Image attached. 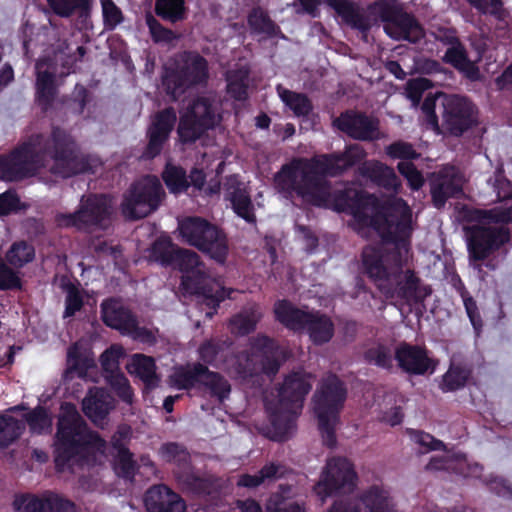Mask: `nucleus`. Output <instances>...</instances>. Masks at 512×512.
I'll use <instances>...</instances> for the list:
<instances>
[{
    "instance_id": "obj_1",
    "label": "nucleus",
    "mask_w": 512,
    "mask_h": 512,
    "mask_svg": "<svg viewBox=\"0 0 512 512\" xmlns=\"http://www.w3.org/2000/svg\"><path fill=\"white\" fill-rule=\"evenodd\" d=\"M367 157L359 144H350L342 152L321 154L308 158H294L282 165L275 174L276 187L283 193H295L305 203L326 208L331 202L337 212L352 215L365 226L372 227L383 243L393 242L397 234H406L412 225L409 207L383 204L374 194L355 188L330 193L326 177H337L358 165Z\"/></svg>"
},
{
    "instance_id": "obj_2",
    "label": "nucleus",
    "mask_w": 512,
    "mask_h": 512,
    "mask_svg": "<svg viewBox=\"0 0 512 512\" xmlns=\"http://www.w3.org/2000/svg\"><path fill=\"white\" fill-rule=\"evenodd\" d=\"M54 161L52 173L63 178L96 173L98 157L80 152L74 137L65 129L53 126L50 135L34 133L8 154L0 155V180L17 182L36 175Z\"/></svg>"
},
{
    "instance_id": "obj_3",
    "label": "nucleus",
    "mask_w": 512,
    "mask_h": 512,
    "mask_svg": "<svg viewBox=\"0 0 512 512\" xmlns=\"http://www.w3.org/2000/svg\"><path fill=\"white\" fill-rule=\"evenodd\" d=\"M413 228L408 227L406 234H397V239L384 244L393 245L382 252L375 247H365L362 252V263L365 273L377 284L387 296H398L410 305H422L431 289L421 284L420 278L413 270L403 271L411 250Z\"/></svg>"
},
{
    "instance_id": "obj_4",
    "label": "nucleus",
    "mask_w": 512,
    "mask_h": 512,
    "mask_svg": "<svg viewBox=\"0 0 512 512\" xmlns=\"http://www.w3.org/2000/svg\"><path fill=\"white\" fill-rule=\"evenodd\" d=\"M55 445L56 466L64 470L83 465L86 456L93 451L103 452L105 441L87 429L74 405L65 403L61 406Z\"/></svg>"
},
{
    "instance_id": "obj_5",
    "label": "nucleus",
    "mask_w": 512,
    "mask_h": 512,
    "mask_svg": "<svg viewBox=\"0 0 512 512\" xmlns=\"http://www.w3.org/2000/svg\"><path fill=\"white\" fill-rule=\"evenodd\" d=\"M312 388V377L306 372L288 375L277 390L275 399L266 398L273 434L276 441L287 439L295 430V420L301 411L306 395Z\"/></svg>"
},
{
    "instance_id": "obj_6",
    "label": "nucleus",
    "mask_w": 512,
    "mask_h": 512,
    "mask_svg": "<svg viewBox=\"0 0 512 512\" xmlns=\"http://www.w3.org/2000/svg\"><path fill=\"white\" fill-rule=\"evenodd\" d=\"M209 65L196 51H183L169 59L162 68L161 83L166 95L178 101L188 90L206 85Z\"/></svg>"
},
{
    "instance_id": "obj_7",
    "label": "nucleus",
    "mask_w": 512,
    "mask_h": 512,
    "mask_svg": "<svg viewBox=\"0 0 512 512\" xmlns=\"http://www.w3.org/2000/svg\"><path fill=\"white\" fill-rule=\"evenodd\" d=\"M287 357L286 349L276 345L272 339L262 336L254 340L249 352H241L235 356L232 370L243 380L260 374L273 377Z\"/></svg>"
},
{
    "instance_id": "obj_8",
    "label": "nucleus",
    "mask_w": 512,
    "mask_h": 512,
    "mask_svg": "<svg viewBox=\"0 0 512 512\" xmlns=\"http://www.w3.org/2000/svg\"><path fill=\"white\" fill-rule=\"evenodd\" d=\"M347 390L343 382L335 375H328L320 382L313 395L314 411L318 418L319 429L325 445L333 447L336 443L335 427L339 413L346 400Z\"/></svg>"
},
{
    "instance_id": "obj_9",
    "label": "nucleus",
    "mask_w": 512,
    "mask_h": 512,
    "mask_svg": "<svg viewBox=\"0 0 512 512\" xmlns=\"http://www.w3.org/2000/svg\"><path fill=\"white\" fill-rule=\"evenodd\" d=\"M178 230L188 245L197 248L217 263H225L229 253L228 239L218 226L202 217L189 216L179 221Z\"/></svg>"
},
{
    "instance_id": "obj_10",
    "label": "nucleus",
    "mask_w": 512,
    "mask_h": 512,
    "mask_svg": "<svg viewBox=\"0 0 512 512\" xmlns=\"http://www.w3.org/2000/svg\"><path fill=\"white\" fill-rule=\"evenodd\" d=\"M113 208L104 194H90L82 197L78 209L72 213H58L55 223L59 228H74L79 232L91 233L106 230L112 222Z\"/></svg>"
},
{
    "instance_id": "obj_11",
    "label": "nucleus",
    "mask_w": 512,
    "mask_h": 512,
    "mask_svg": "<svg viewBox=\"0 0 512 512\" xmlns=\"http://www.w3.org/2000/svg\"><path fill=\"white\" fill-rule=\"evenodd\" d=\"M164 197L160 180L156 176H145L134 182L124 194L121 212L128 220L145 218L159 208Z\"/></svg>"
},
{
    "instance_id": "obj_12",
    "label": "nucleus",
    "mask_w": 512,
    "mask_h": 512,
    "mask_svg": "<svg viewBox=\"0 0 512 512\" xmlns=\"http://www.w3.org/2000/svg\"><path fill=\"white\" fill-rule=\"evenodd\" d=\"M368 10L379 17L385 24L384 31L393 39L417 43L424 37L417 19L391 0L375 1L369 4Z\"/></svg>"
},
{
    "instance_id": "obj_13",
    "label": "nucleus",
    "mask_w": 512,
    "mask_h": 512,
    "mask_svg": "<svg viewBox=\"0 0 512 512\" xmlns=\"http://www.w3.org/2000/svg\"><path fill=\"white\" fill-rule=\"evenodd\" d=\"M180 290L183 294L195 295L205 317L212 318L217 314L220 303L231 298L234 292L220 282L210 278L205 272L197 269L181 276Z\"/></svg>"
},
{
    "instance_id": "obj_14",
    "label": "nucleus",
    "mask_w": 512,
    "mask_h": 512,
    "mask_svg": "<svg viewBox=\"0 0 512 512\" xmlns=\"http://www.w3.org/2000/svg\"><path fill=\"white\" fill-rule=\"evenodd\" d=\"M171 383L179 389L198 388L222 402L231 391L227 379L218 372L210 371L201 363L178 367L170 376Z\"/></svg>"
},
{
    "instance_id": "obj_15",
    "label": "nucleus",
    "mask_w": 512,
    "mask_h": 512,
    "mask_svg": "<svg viewBox=\"0 0 512 512\" xmlns=\"http://www.w3.org/2000/svg\"><path fill=\"white\" fill-rule=\"evenodd\" d=\"M216 125L215 109L210 99L195 98L180 116L177 133L183 144H193Z\"/></svg>"
},
{
    "instance_id": "obj_16",
    "label": "nucleus",
    "mask_w": 512,
    "mask_h": 512,
    "mask_svg": "<svg viewBox=\"0 0 512 512\" xmlns=\"http://www.w3.org/2000/svg\"><path fill=\"white\" fill-rule=\"evenodd\" d=\"M442 127L454 137H460L477 125L478 109L467 97L440 94Z\"/></svg>"
},
{
    "instance_id": "obj_17",
    "label": "nucleus",
    "mask_w": 512,
    "mask_h": 512,
    "mask_svg": "<svg viewBox=\"0 0 512 512\" xmlns=\"http://www.w3.org/2000/svg\"><path fill=\"white\" fill-rule=\"evenodd\" d=\"M356 479L354 468L346 458L333 457L327 461L314 491L324 501L331 495L351 493L356 487Z\"/></svg>"
},
{
    "instance_id": "obj_18",
    "label": "nucleus",
    "mask_w": 512,
    "mask_h": 512,
    "mask_svg": "<svg viewBox=\"0 0 512 512\" xmlns=\"http://www.w3.org/2000/svg\"><path fill=\"white\" fill-rule=\"evenodd\" d=\"M464 231L469 259L474 262L486 260L510 239V232L505 227L472 225L465 227Z\"/></svg>"
},
{
    "instance_id": "obj_19",
    "label": "nucleus",
    "mask_w": 512,
    "mask_h": 512,
    "mask_svg": "<svg viewBox=\"0 0 512 512\" xmlns=\"http://www.w3.org/2000/svg\"><path fill=\"white\" fill-rule=\"evenodd\" d=\"M177 122V114L172 106L155 113L146 130L147 144L142 157L152 160L159 156L170 139Z\"/></svg>"
},
{
    "instance_id": "obj_20",
    "label": "nucleus",
    "mask_w": 512,
    "mask_h": 512,
    "mask_svg": "<svg viewBox=\"0 0 512 512\" xmlns=\"http://www.w3.org/2000/svg\"><path fill=\"white\" fill-rule=\"evenodd\" d=\"M333 126L352 139L374 141L379 139V122L365 113L346 110L333 120Z\"/></svg>"
},
{
    "instance_id": "obj_21",
    "label": "nucleus",
    "mask_w": 512,
    "mask_h": 512,
    "mask_svg": "<svg viewBox=\"0 0 512 512\" xmlns=\"http://www.w3.org/2000/svg\"><path fill=\"white\" fill-rule=\"evenodd\" d=\"M15 511L24 512H76L73 502L53 492H45L40 496L23 494L13 501Z\"/></svg>"
},
{
    "instance_id": "obj_22",
    "label": "nucleus",
    "mask_w": 512,
    "mask_h": 512,
    "mask_svg": "<svg viewBox=\"0 0 512 512\" xmlns=\"http://www.w3.org/2000/svg\"><path fill=\"white\" fill-rule=\"evenodd\" d=\"M462 193V181L453 168L444 169L430 179V194L434 207L440 209L450 198Z\"/></svg>"
},
{
    "instance_id": "obj_23",
    "label": "nucleus",
    "mask_w": 512,
    "mask_h": 512,
    "mask_svg": "<svg viewBox=\"0 0 512 512\" xmlns=\"http://www.w3.org/2000/svg\"><path fill=\"white\" fill-rule=\"evenodd\" d=\"M148 512H185L184 500L168 486L158 484L150 487L145 494Z\"/></svg>"
},
{
    "instance_id": "obj_24",
    "label": "nucleus",
    "mask_w": 512,
    "mask_h": 512,
    "mask_svg": "<svg viewBox=\"0 0 512 512\" xmlns=\"http://www.w3.org/2000/svg\"><path fill=\"white\" fill-rule=\"evenodd\" d=\"M85 415L97 426L103 428L107 417L114 408V398L104 389L90 388L82 401Z\"/></svg>"
},
{
    "instance_id": "obj_25",
    "label": "nucleus",
    "mask_w": 512,
    "mask_h": 512,
    "mask_svg": "<svg viewBox=\"0 0 512 512\" xmlns=\"http://www.w3.org/2000/svg\"><path fill=\"white\" fill-rule=\"evenodd\" d=\"M396 361L398 366L405 372L411 374H424L433 372L435 363L430 359L424 350L407 343H400L396 346Z\"/></svg>"
},
{
    "instance_id": "obj_26",
    "label": "nucleus",
    "mask_w": 512,
    "mask_h": 512,
    "mask_svg": "<svg viewBox=\"0 0 512 512\" xmlns=\"http://www.w3.org/2000/svg\"><path fill=\"white\" fill-rule=\"evenodd\" d=\"M358 173L389 192L397 193L401 187V182L395 171L379 161L362 160L358 166Z\"/></svg>"
},
{
    "instance_id": "obj_27",
    "label": "nucleus",
    "mask_w": 512,
    "mask_h": 512,
    "mask_svg": "<svg viewBox=\"0 0 512 512\" xmlns=\"http://www.w3.org/2000/svg\"><path fill=\"white\" fill-rule=\"evenodd\" d=\"M178 484L185 491L197 495H211L221 488V480L210 474H198L192 470L174 472Z\"/></svg>"
},
{
    "instance_id": "obj_28",
    "label": "nucleus",
    "mask_w": 512,
    "mask_h": 512,
    "mask_svg": "<svg viewBox=\"0 0 512 512\" xmlns=\"http://www.w3.org/2000/svg\"><path fill=\"white\" fill-rule=\"evenodd\" d=\"M342 20L354 29L363 33L368 32L371 28V22L360 8L350 0H326Z\"/></svg>"
},
{
    "instance_id": "obj_29",
    "label": "nucleus",
    "mask_w": 512,
    "mask_h": 512,
    "mask_svg": "<svg viewBox=\"0 0 512 512\" xmlns=\"http://www.w3.org/2000/svg\"><path fill=\"white\" fill-rule=\"evenodd\" d=\"M178 247L169 235H160L148 248L147 259L149 262L156 263L161 267L171 268L173 263H175Z\"/></svg>"
},
{
    "instance_id": "obj_30",
    "label": "nucleus",
    "mask_w": 512,
    "mask_h": 512,
    "mask_svg": "<svg viewBox=\"0 0 512 512\" xmlns=\"http://www.w3.org/2000/svg\"><path fill=\"white\" fill-rule=\"evenodd\" d=\"M35 88L37 103L44 112L48 111L58 94L55 74L48 70L38 72Z\"/></svg>"
},
{
    "instance_id": "obj_31",
    "label": "nucleus",
    "mask_w": 512,
    "mask_h": 512,
    "mask_svg": "<svg viewBox=\"0 0 512 512\" xmlns=\"http://www.w3.org/2000/svg\"><path fill=\"white\" fill-rule=\"evenodd\" d=\"M127 368L130 373L136 374L143 381L146 389L158 386L159 377L156 374V366L152 357L135 354Z\"/></svg>"
},
{
    "instance_id": "obj_32",
    "label": "nucleus",
    "mask_w": 512,
    "mask_h": 512,
    "mask_svg": "<svg viewBox=\"0 0 512 512\" xmlns=\"http://www.w3.org/2000/svg\"><path fill=\"white\" fill-rule=\"evenodd\" d=\"M228 199L230 200L232 208L237 216L250 224L256 223L254 205L246 188L241 187L240 184L233 187L232 191L229 192Z\"/></svg>"
},
{
    "instance_id": "obj_33",
    "label": "nucleus",
    "mask_w": 512,
    "mask_h": 512,
    "mask_svg": "<svg viewBox=\"0 0 512 512\" xmlns=\"http://www.w3.org/2000/svg\"><path fill=\"white\" fill-rule=\"evenodd\" d=\"M100 320H136L128 302L120 296L105 298L100 304Z\"/></svg>"
},
{
    "instance_id": "obj_34",
    "label": "nucleus",
    "mask_w": 512,
    "mask_h": 512,
    "mask_svg": "<svg viewBox=\"0 0 512 512\" xmlns=\"http://www.w3.org/2000/svg\"><path fill=\"white\" fill-rule=\"evenodd\" d=\"M290 330L309 334L312 341L316 344L327 342L333 336V322H286Z\"/></svg>"
},
{
    "instance_id": "obj_35",
    "label": "nucleus",
    "mask_w": 512,
    "mask_h": 512,
    "mask_svg": "<svg viewBox=\"0 0 512 512\" xmlns=\"http://www.w3.org/2000/svg\"><path fill=\"white\" fill-rule=\"evenodd\" d=\"M161 177L171 194L180 195L186 193L189 189L186 170L179 165L167 163Z\"/></svg>"
},
{
    "instance_id": "obj_36",
    "label": "nucleus",
    "mask_w": 512,
    "mask_h": 512,
    "mask_svg": "<svg viewBox=\"0 0 512 512\" xmlns=\"http://www.w3.org/2000/svg\"><path fill=\"white\" fill-rule=\"evenodd\" d=\"M154 11L162 20L172 24L183 21L187 16L185 0H156Z\"/></svg>"
},
{
    "instance_id": "obj_37",
    "label": "nucleus",
    "mask_w": 512,
    "mask_h": 512,
    "mask_svg": "<svg viewBox=\"0 0 512 512\" xmlns=\"http://www.w3.org/2000/svg\"><path fill=\"white\" fill-rule=\"evenodd\" d=\"M465 218L469 222H488L508 224L512 221V211L510 209H479L470 208L465 211Z\"/></svg>"
},
{
    "instance_id": "obj_38",
    "label": "nucleus",
    "mask_w": 512,
    "mask_h": 512,
    "mask_svg": "<svg viewBox=\"0 0 512 512\" xmlns=\"http://www.w3.org/2000/svg\"><path fill=\"white\" fill-rule=\"evenodd\" d=\"M275 320H330L325 315L314 317L311 313L298 308L287 299L277 300L273 307Z\"/></svg>"
},
{
    "instance_id": "obj_39",
    "label": "nucleus",
    "mask_w": 512,
    "mask_h": 512,
    "mask_svg": "<svg viewBox=\"0 0 512 512\" xmlns=\"http://www.w3.org/2000/svg\"><path fill=\"white\" fill-rule=\"evenodd\" d=\"M247 22L250 29L256 34H265L268 37H274L280 32L279 26L261 7H255L250 11Z\"/></svg>"
},
{
    "instance_id": "obj_40",
    "label": "nucleus",
    "mask_w": 512,
    "mask_h": 512,
    "mask_svg": "<svg viewBox=\"0 0 512 512\" xmlns=\"http://www.w3.org/2000/svg\"><path fill=\"white\" fill-rule=\"evenodd\" d=\"M361 501L369 512H396L395 505L388 493L378 487L366 491Z\"/></svg>"
},
{
    "instance_id": "obj_41",
    "label": "nucleus",
    "mask_w": 512,
    "mask_h": 512,
    "mask_svg": "<svg viewBox=\"0 0 512 512\" xmlns=\"http://www.w3.org/2000/svg\"><path fill=\"white\" fill-rule=\"evenodd\" d=\"M35 258V248L21 240L14 242L5 254L6 261L15 268H22Z\"/></svg>"
},
{
    "instance_id": "obj_42",
    "label": "nucleus",
    "mask_w": 512,
    "mask_h": 512,
    "mask_svg": "<svg viewBox=\"0 0 512 512\" xmlns=\"http://www.w3.org/2000/svg\"><path fill=\"white\" fill-rule=\"evenodd\" d=\"M471 370L462 364H457L455 358H452L449 370L443 376L442 389L454 391L465 386Z\"/></svg>"
},
{
    "instance_id": "obj_43",
    "label": "nucleus",
    "mask_w": 512,
    "mask_h": 512,
    "mask_svg": "<svg viewBox=\"0 0 512 512\" xmlns=\"http://www.w3.org/2000/svg\"><path fill=\"white\" fill-rule=\"evenodd\" d=\"M365 358L369 363L389 369L393 366V360H396V346L377 344L365 352Z\"/></svg>"
},
{
    "instance_id": "obj_44",
    "label": "nucleus",
    "mask_w": 512,
    "mask_h": 512,
    "mask_svg": "<svg viewBox=\"0 0 512 512\" xmlns=\"http://www.w3.org/2000/svg\"><path fill=\"white\" fill-rule=\"evenodd\" d=\"M25 429V421L10 415H0V447H7L15 441Z\"/></svg>"
},
{
    "instance_id": "obj_45",
    "label": "nucleus",
    "mask_w": 512,
    "mask_h": 512,
    "mask_svg": "<svg viewBox=\"0 0 512 512\" xmlns=\"http://www.w3.org/2000/svg\"><path fill=\"white\" fill-rule=\"evenodd\" d=\"M52 11L60 17H70L76 11L86 15L91 10V0H47Z\"/></svg>"
},
{
    "instance_id": "obj_46",
    "label": "nucleus",
    "mask_w": 512,
    "mask_h": 512,
    "mask_svg": "<svg viewBox=\"0 0 512 512\" xmlns=\"http://www.w3.org/2000/svg\"><path fill=\"white\" fill-rule=\"evenodd\" d=\"M160 453L166 462L177 465L178 469L176 471L189 470L190 454L183 445L177 443L164 444Z\"/></svg>"
},
{
    "instance_id": "obj_47",
    "label": "nucleus",
    "mask_w": 512,
    "mask_h": 512,
    "mask_svg": "<svg viewBox=\"0 0 512 512\" xmlns=\"http://www.w3.org/2000/svg\"><path fill=\"white\" fill-rule=\"evenodd\" d=\"M67 373H76L79 377H85L89 369L95 367L94 359L81 353L76 346L71 347L67 355Z\"/></svg>"
},
{
    "instance_id": "obj_48",
    "label": "nucleus",
    "mask_w": 512,
    "mask_h": 512,
    "mask_svg": "<svg viewBox=\"0 0 512 512\" xmlns=\"http://www.w3.org/2000/svg\"><path fill=\"white\" fill-rule=\"evenodd\" d=\"M109 327L119 330L122 334L143 343L154 341L153 331L146 327H140L138 322H105Z\"/></svg>"
},
{
    "instance_id": "obj_49",
    "label": "nucleus",
    "mask_w": 512,
    "mask_h": 512,
    "mask_svg": "<svg viewBox=\"0 0 512 512\" xmlns=\"http://www.w3.org/2000/svg\"><path fill=\"white\" fill-rule=\"evenodd\" d=\"M280 97L285 105L298 117L308 116L313 109L310 99L303 93L283 90Z\"/></svg>"
},
{
    "instance_id": "obj_50",
    "label": "nucleus",
    "mask_w": 512,
    "mask_h": 512,
    "mask_svg": "<svg viewBox=\"0 0 512 512\" xmlns=\"http://www.w3.org/2000/svg\"><path fill=\"white\" fill-rule=\"evenodd\" d=\"M146 25L154 43H172L178 39L177 34L164 27L152 14L148 13L145 17Z\"/></svg>"
},
{
    "instance_id": "obj_51",
    "label": "nucleus",
    "mask_w": 512,
    "mask_h": 512,
    "mask_svg": "<svg viewBox=\"0 0 512 512\" xmlns=\"http://www.w3.org/2000/svg\"><path fill=\"white\" fill-rule=\"evenodd\" d=\"M199 255L189 249L178 247L175 255V263L171 268L181 271L183 274L195 271L200 266Z\"/></svg>"
},
{
    "instance_id": "obj_52",
    "label": "nucleus",
    "mask_w": 512,
    "mask_h": 512,
    "mask_svg": "<svg viewBox=\"0 0 512 512\" xmlns=\"http://www.w3.org/2000/svg\"><path fill=\"white\" fill-rule=\"evenodd\" d=\"M105 378L117 396L124 403L132 405L134 400V393L125 375L120 372L116 374L105 375Z\"/></svg>"
},
{
    "instance_id": "obj_53",
    "label": "nucleus",
    "mask_w": 512,
    "mask_h": 512,
    "mask_svg": "<svg viewBox=\"0 0 512 512\" xmlns=\"http://www.w3.org/2000/svg\"><path fill=\"white\" fill-rule=\"evenodd\" d=\"M232 345L230 340H209L199 347L200 358L205 363H213L218 356Z\"/></svg>"
},
{
    "instance_id": "obj_54",
    "label": "nucleus",
    "mask_w": 512,
    "mask_h": 512,
    "mask_svg": "<svg viewBox=\"0 0 512 512\" xmlns=\"http://www.w3.org/2000/svg\"><path fill=\"white\" fill-rule=\"evenodd\" d=\"M385 151L390 158L401 159L402 161L411 162V160H416L420 156L411 143L403 140L391 143L385 148Z\"/></svg>"
},
{
    "instance_id": "obj_55",
    "label": "nucleus",
    "mask_w": 512,
    "mask_h": 512,
    "mask_svg": "<svg viewBox=\"0 0 512 512\" xmlns=\"http://www.w3.org/2000/svg\"><path fill=\"white\" fill-rule=\"evenodd\" d=\"M399 173L407 180L408 186L413 191H418L424 185V177L417 169L414 163L410 161H400L397 164Z\"/></svg>"
},
{
    "instance_id": "obj_56",
    "label": "nucleus",
    "mask_w": 512,
    "mask_h": 512,
    "mask_svg": "<svg viewBox=\"0 0 512 512\" xmlns=\"http://www.w3.org/2000/svg\"><path fill=\"white\" fill-rule=\"evenodd\" d=\"M83 305L84 299L80 289L72 283L68 284L66 286L64 317H73L82 309Z\"/></svg>"
},
{
    "instance_id": "obj_57",
    "label": "nucleus",
    "mask_w": 512,
    "mask_h": 512,
    "mask_svg": "<svg viewBox=\"0 0 512 512\" xmlns=\"http://www.w3.org/2000/svg\"><path fill=\"white\" fill-rule=\"evenodd\" d=\"M104 27L107 30H114L124 17L121 9L113 0H101Z\"/></svg>"
},
{
    "instance_id": "obj_58",
    "label": "nucleus",
    "mask_w": 512,
    "mask_h": 512,
    "mask_svg": "<svg viewBox=\"0 0 512 512\" xmlns=\"http://www.w3.org/2000/svg\"><path fill=\"white\" fill-rule=\"evenodd\" d=\"M122 354V349L117 346H112L101 354L100 362L105 375L120 373L118 369L119 358L122 356Z\"/></svg>"
},
{
    "instance_id": "obj_59",
    "label": "nucleus",
    "mask_w": 512,
    "mask_h": 512,
    "mask_svg": "<svg viewBox=\"0 0 512 512\" xmlns=\"http://www.w3.org/2000/svg\"><path fill=\"white\" fill-rule=\"evenodd\" d=\"M22 286L17 272L10 268L0 256V290H15Z\"/></svg>"
},
{
    "instance_id": "obj_60",
    "label": "nucleus",
    "mask_w": 512,
    "mask_h": 512,
    "mask_svg": "<svg viewBox=\"0 0 512 512\" xmlns=\"http://www.w3.org/2000/svg\"><path fill=\"white\" fill-rule=\"evenodd\" d=\"M23 420L25 421V424H29L30 429L33 432L38 434L49 430L52 424L51 419L42 409L28 413Z\"/></svg>"
},
{
    "instance_id": "obj_61",
    "label": "nucleus",
    "mask_w": 512,
    "mask_h": 512,
    "mask_svg": "<svg viewBox=\"0 0 512 512\" xmlns=\"http://www.w3.org/2000/svg\"><path fill=\"white\" fill-rule=\"evenodd\" d=\"M440 94L441 93L434 95L428 93L421 105V110L426 116L427 123L437 130L439 129V122L436 114V106L438 103L441 106V100L439 99Z\"/></svg>"
},
{
    "instance_id": "obj_62",
    "label": "nucleus",
    "mask_w": 512,
    "mask_h": 512,
    "mask_svg": "<svg viewBox=\"0 0 512 512\" xmlns=\"http://www.w3.org/2000/svg\"><path fill=\"white\" fill-rule=\"evenodd\" d=\"M268 509L271 512H304V509L298 503L285 501L278 494L270 498Z\"/></svg>"
},
{
    "instance_id": "obj_63",
    "label": "nucleus",
    "mask_w": 512,
    "mask_h": 512,
    "mask_svg": "<svg viewBox=\"0 0 512 512\" xmlns=\"http://www.w3.org/2000/svg\"><path fill=\"white\" fill-rule=\"evenodd\" d=\"M468 59V55L463 44L449 47L443 57V61L452 65L455 69L460 68V65Z\"/></svg>"
},
{
    "instance_id": "obj_64",
    "label": "nucleus",
    "mask_w": 512,
    "mask_h": 512,
    "mask_svg": "<svg viewBox=\"0 0 512 512\" xmlns=\"http://www.w3.org/2000/svg\"><path fill=\"white\" fill-rule=\"evenodd\" d=\"M117 460L124 476L129 477L134 473L135 462L132 459V454L128 449L119 445L117 446Z\"/></svg>"
}]
</instances>
